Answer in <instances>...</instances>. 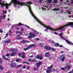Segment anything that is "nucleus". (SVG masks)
Returning a JSON list of instances; mask_svg holds the SVG:
<instances>
[{
  "mask_svg": "<svg viewBox=\"0 0 73 73\" xmlns=\"http://www.w3.org/2000/svg\"><path fill=\"white\" fill-rule=\"evenodd\" d=\"M28 60L29 62H32V60L31 59H28Z\"/></svg>",
  "mask_w": 73,
  "mask_h": 73,
  "instance_id": "nucleus-43",
  "label": "nucleus"
},
{
  "mask_svg": "<svg viewBox=\"0 0 73 73\" xmlns=\"http://www.w3.org/2000/svg\"><path fill=\"white\" fill-rule=\"evenodd\" d=\"M30 48H32V47L33 48H36L37 47V45L36 44H31L29 45Z\"/></svg>",
  "mask_w": 73,
  "mask_h": 73,
  "instance_id": "nucleus-7",
  "label": "nucleus"
},
{
  "mask_svg": "<svg viewBox=\"0 0 73 73\" xmlns=\"http://www.w3.org/2000/svg\"><path fill=\"white\" fill-rule=\"evenodd\" d=\"M8 33H7L6 34V37H8Z\"/></svg>",
  "mask_w": 73,
  "mask_h": 73,
  "instance_id": "nucleus-49",
  "label": "nucleus"
},
{
  "mask_svg": "<svg viewBox=\"0 0 73 73\" xmlns=\"http://www.w3.org/2000/svg\"><path fill=\"white\" fill-rule=\"evenodd\" d=\"M3 63V61H2V59L1 57H0V64H1Z\"/></svg>",
  "mask_w": 73,
  "mask_h": 73,
  "instance_id": "nucleus-27",
  "label": "nucleus"
},
{
  "mask_svg": "<svg viewBox=\"0 0 73 73\" xmlns=\"http://www.w3.org/2000/svg\"><path fill=\"white\" fill-rule=\"evenodd\" d=\"M6 56H7V57H9V56H10V54L9 53H8L6 54Z\"/></svg>",
  "mask_w": 73,
  "mask_h": 73,
  "instance_id": "nucleus-29",
  "label": "nucleus"
},
{
  "mask_svg": "<svg viewBox=\"0 0 73 73\" xmlns=\"http://www.w3.org/2000/svg\"><path fill=\"white\" fill-rule=\"evenodd\" d=\"M6 16V15H3V19H5Z\"/></svg>",
  "mask_w": 73,
  "mask_h": 73,
  "instance_id": "nucleus-53",
  "label": "nucleus"
},
{
  "mask_svg": "<svg viewBox=\"0 0 73 73\" xmlns=\"http://www.w3.org/2000/svg\"><path fill=\"white\" fill-rule=\"evenodd\" d=\"M11 42V40L9 39H8V40H6V41H5L4 42L5 43H10V42Z\"/></svg>",
  "mask_w": 73,
  "mask_h": 73,
  "instance_id": "nucleus-12",
  "label": "nucleus"
},
{
  "mask_svg": "<svg viewBox=\"0 0 73 73\" xmlns=\"http://www.w3.org/2000/svg\"><path fill=\"white\" fill-rule=\"evenodd\" d=\"M22 58H23V59H24V58H25V56L24 55H23V56H22L21 57Z\"/></svg>",
  "mask_w": 73,
  "mask_h": 73,
  "instance_id": "nucleus-48",
  "label": "nucleus"
},
{
  "mask_svg": "<svg viewBox=\"0 0 73 73\" xmlns=\"http://www.w3.org/2000/svg\"><path fill=\"white\" fill-rule=\"evenodd\" d=\"M10 52H17V49H16V48H11L9 49Z\"/></svg>",
  "mask_w": 73,
  "mask_h": 73,
  "instance_id": "nucleus-6",
  "label": "nucleus"
},
{
  "mask_svg": "<svg viewBox=\"0 0 73 73\" xmlns=\"http://www.w3.org/2000/svg\"><path fill=\"white\" fill-rule=\"evenodd\" d=\"M0 32H1V33H3V31L0 30Z\"/></svg>",
  "mask_w": 73,
  "mask_h": 73,
  "instance_id": "nucleus-54",
  "label": "nucleus"
},
{
  "mask_svg": "<svg viewBox=\"0 0 73 73\" xmlns=\"http://www.w3.org/2000/svg\"><path fill=\"white\" fill-rule=\"evenodd\" d=\"M1 20H2V18H0V23H1Z\"/></svg>",
  "mask_w": 73,
  "mask_h": 73,
  "instance_id": "nucleus-59",
  "label": "nucleus"
},
{
  "mask_svg": "<svg viewBox=\"0 0 73 73\" xmlns=\"http://www.w3.org/2000/svg\"><path fill=\"white\" fill-rule=\"evenodd\" d=\"M59 43H56L54 44V46L56 47H59Z\"/></svg>",
  "mask_w": 73,
  "mask_h": 73,
  "instance_id": "nucleus-14",
  "label": "nucleus"
},
{
  "mask_svg": "<svg viewBox=\"0 0 73 73\" xmlns=\"http://www.w3.org/2000/svg\"><path fill=\"white\" fill-rule=\"evenodd\" d=\"M59 36H60L62 38H64V40H65L66 41V42L67 44H68L69 45H73V43L70 42L69 41V40H66L65 39V38L63 37V36L62 35H61V34H59Z\"/></svg>",
  "mask_w": 73,
  "mask_h": 73,
  "instance_id": "nucleus-2",
  "label": "nucleus"
},
{
  "mask_svg": "<svg viewBox=\"0 0 73 73\" xmlns=\"http://www.w3.org/2000/svg\"><path fill=\"white\" fill-rule=\"evenodd\" d=\"M66 68H68V70H69L70 69L71 66H70L69 65H67L66 66Z\"/></svg>",
  "mask_w": 73,
  "mask_h": 73,
  "instance_id": "nucleus-16",
  "label": "nucleus"
},
{
  "mask_svg": "<svg viewBox=\"0 0 73 73\" xmlns=\"http://www.w3.org/2000/svg\"><path fill=\"white\" fill-rule=\"evenodd\" d=\"M54 11H60V9H59L54 8Z\"/></svg>",
  "mask_w": 73,
  "mask_h": 73,
  "instance_id": "nucleus-31",
  "label": "nucleus"
},
{
  "mask_svg": "<svg viewBox=\"0 0 73 73\" xmlns=\"http://www.w3.org/2000/svg\"><path fill=\"white\" fill-rule=\"evenodd\" d=\"M22 72V70H20L19 71V73H21Z\"/></svg>",
  "mask_w": 73,
  "mask_h": 73,
  "instance_id": "nucleus-55",
  "label": "nucleus"
},
{
  "mask_svg": "<svg viewBox=\"0 0 73 73\" xmlns=\"http://www.w3.org/2000/svg\"><path fill=\"white\" fill-rule=\"evenodd\" d=\"M41 65H42V62L41 61L39 62L38 63H36V65L39 68H40V66Z\"/></svg>",
  "mask_w": 73,
  "mask_h": 73,
  "instance_id": "nucleus-10",
  "label": "nucleus"
},
{
  "mask_svg": "<svg viewBox=\"0 0 73 73\" xmlns=\"http://www.w3.org/2000/svg\"><path fill=\"white\" fill-rule=\"evenodd\" d=\"M9 33H10V34L11 35L12 34V30H10L9 31Z\"/></svg>",
  "mask_w": 73,
  "mask_h": 73,
  "instance_id": "nucleus-33",
  "label": "nucleus"
},
{
  "mask_svg": "<svg viewBox=\"0 0 73 73\" xmlns=\"http://www.w3.org/2000/svg\"><path fill=\"white\" fill-rule=\"evenodd\" d=\"M64 0H60V2H62V3H63V1Z\"/></svg>",
  "mask_w": 73,
  "mask_h": 73,
  "instance_id": "nucleus-60",
  "label": "nucleus"
},
{
  "mask_svg": "<svg viewBox=\"0 0 73 73\" xmlns=\"http://www.w3.org/2000/svg\"><path fill=\"white\" fill-rule=\"evenodd\" d=\"M3 60H5V56L4 55H3Z\"/></svg>",
  "mask_w": 73,
  "mask_h": 73,
  "instance_id": "nucleus-40",
  "label": "nucleus"
},
{
  "mask_svg": "<svg viewBox=\"0 0 73 73\" xmlns=\"http://www.w3.org/2000/svg\"><path fill=\"white\" fill-rule=\"evenodd\" d=\"M32 36H28V38H32Z\"/></svg>",
  "mask_w": 73,
  "mask_h": 73,
  "instance_id": "nucleus-41",
  "label": "nucleus"
},
{
  "mask_svg": "<svg viewBox=\"0 0 73 73\" xmlns=\"http://www.w3.org/2000/svg\"><path fill=\"white\" fill-rule=\"evenodd\" d=\"M25 25V27H27V28H28L29 29L30 28V27H29L27 25Z\"/></svg>",
  "mask_w": 73,
  "mask_h": 73,
  "instance_id": "nucleus-47",
  "label": "nucleus"
},
{
  "mask_svg": "<svg viewBox=\"0 0 73 73\" xmlns=\"http://www.w3.org/2000/svg\"><path fill=\"white\" fill-rule=\"evenodd\" d=\"M47 3H52V0H47Z\"/></svg>",
  "mask_w": 73,
  "mask_h": 73,
  "instance_id": "nucleus-28",
  "label": "nucleus"
},
{
  "mask_svg": "<svg viewBox=\"0 0 73 73\" xmlns=\"http://www.w3.org/2000/svg\"><path fill=\"white\" fill-rule=\"evenodd\" d=\"M23 69H25L26 68V67H25V66H24L23 67Z\"/></svg>",
  "mask_w": 73,
  "mask_h": 73,
  "instance_id": "nucleus-58",
  "label": "nucleus"
},
{
  "mask_svg": "<svg viewBox=\"0 0 73 73\" xmlns=\"http://www.w3.org/2000/svg\"><path fill=\"white\" fill-rule=\"evenodd\" d=\"M61 69L62 70H64V68L62 67L61 68Z\"/></svg>",
  "mask_w": 73,
  "mask_h": 73,
  "instance_id": "nucleus-57",
  "label": "nucleus"
},
{
  "mask_svg": "<svg viewBox=\"0 0 73 73\" xmlns=\"http://www.w3.org/2000/svg\"><path fill=\"white\" fill-rule=\"evenodd\" d=\"M44 48L45 49H46L47 50H49L51 49V47L50 46H45L44 47Z\"/></svg>",
  "mask_w": 73,
  "mask_h": 73,
  "instance_id": "nucleus-8",
  "label": "nucleus"
},
{
  "mask_svg": "<svg viewBox=\"0 0 73 73\" xmlns=\"http://www.w3.org/2000/svg\"><path fill=\"white\" fill-rule=\"evenodd\" d=\"M51 50L53 51H56V50L54 49L53 48H51Z\"/></svg>",
  "mask_w": 73,
  "mask_h": 73,
  "instance_id": "nucleus-39",
  "label": "nucleus"
},
{
  "mask_svg": "<svg viewBox=\"0 0 73 73\" xmlns=\"http://www.w3.org/2000/svg\"><path fill=\"white\" fill-rule=\"evenodd\" d=\"M53 70L54 72H58L56 69H53Z\"/></svg>",
  "mask_w": 73,
  "mask_h": 73,
  "instance_id": "nucleus-38",
  "label": "nucleus"
},
{
  "mask_svg": "<svg viewBox=\"0 0 73 73\" xmlns=\"http://www.w3.org/2000/svg\"><path fill=\"white\" fill-rule=\"evenodd\" d=\"M57 2H58V1H57V0H54V1L53 2V4H54V3L55 4H57Z\"/></svg>",
  "mask_w": 73,
  "mask_h": 73,
  "instance_id": "nucleus-22",
  "label": "nucleus"
},
{
  "mask_svg": "<svg viewBox=\"0 0 73 73\" xmlns=\"http://www.w3.org/2000/svg\"><path fill=\"white\" fill-rule=\"evenodd\" d=\"M21 31H22V32H23V31H24V29L23 28H21Z\"/></svg>",
  "mask_w": 73,
  "mask_h": 73,
  "instance_id": "nucleus-52",
  "label": "nucleus"
},
{
  "mask_svg": "<svg viewBox=\"0 0 73 73\" xmlns=\"http://www.w3.org/2000/svg\"><path fill=\"white\" fill-rule=\"evenodd\" d=\"M17 53V52H11V54H12L11 55V56H15V54Z\"/></svg>",
  "mask_w": 73,
  "mask_h": 73,
  "instance_id": "nucleus-15",
  "label": "nucleus"
},
{
  "mask_svg": "<svg viewBox=\"0 0 73 73\" xmlns=\"http://www.w3.org/2000/svg\"><path fill=\"white\" fill-rule=\"evenodd\" d=\"M27 70H29V66H27Z\"/></svg>",
  "mask_w": 73,
  "mask_h": 73,
  "instance_id": "nucleus-51",
  "label": "nucleus"
},
{
  "mask_svg": "<svg viewBox=\"0 0 73 73\" xmlns=\"http://www.w3.org/2000/svg\"><path fill=\"white\" fill-rule=\"evenodd\" d=\"M52 58V57H51L49 58V60H50V61H51V59Z\"/></svg>",
  "mask_w": 73,
  "mask_h": 73,
  "instance_id": "nucleus-63",
  "label": "nucleus"
},
{
  "mask_svg": "<svg viewBox=\"0 0 73 73\" xmlns=\"http://www.w3.org/2000/svg\"><path fill=\"white\" fill-rule=\"evenodd\" d=\"M59 47H60V48H62V45H60V44H59Z\"/></svg>",
  "mask_w": 73,
  "mask_h": 73,
  "instance_id": "nucleus-50",
  "label": "nucleus"
},
{
  "mask_svg": "<svg viewBox=\"0 0 73 73\" xmlns=\"http://www.w3.org/2000/svg\"><path fill=\"white\" fill-rule=\"evenodd\" d=\"M2 6H1V8H3L4 6H5L6 8L7 9H8V7L9 6V5L7 3H1Z\"/></svg>",
  "mask_w": 73,
  "mask_h": 73,
  "instance_id": "nucleus-5",
  "label": "nucleus"
},
{
  "mask_svg": "<svg viewBox=\"0 0 73 73\" xmlns=\"http://www.w3.org/2000/svg\"><path fill=\"white\" fill-rule=\"evenodd\" d=\"M51 43L52 44H55V42L53 41V40L51 41Z\"/></svg>",
  "mask_w": 73,
  "mask_h": 73,
  "instance_id": "nucleus-36",
  "label": "nucleus"
},
{
  "mask_svg": "<svg viewBox=\"0 0 73 73\" xmlns=\"http://www.w3.org/2000/svg\"><path fill=\"white\" fill-rule=\"evenodd\" d=\"M31 62H37V61L36 60V59H33V60H32Z\"/></svg>",
  "mask_w": 73,
  "mask_h": 73,
  "instance_id": "nucleus-20",
  "label": "nucleus"
},
{
  "mask_svg": "<svg viewBox=\"0 0 73 73\" xmlns=\"http://www.w3.org/2000/svg\"><path fill=\"white\" fill-rule=\"evenodd\" d=\"M29 35H30V36H31L33 38V37H35V35L34 34L32 33H29Z\"/></svg>",
  "mask_w": 73,
  "mask_h": 73,
  "instance_id": "nucleus-13",
  "label": "nucleus"
},
{
  "mask_svg": "<svg viewBox=\"0 0 73 73\" xmlns=\"http://www.w3.org/2000/svg\"><path fill=\"white\" fill-rule=\"evenodd\" d=\"M42 43H39V45H40V46H41V45H42Z\"/></svg>",
  "mask_w": 73,
  "mask_h": 73,
  "instance_id": "nucleus-56",
  "label": "nucleus"
},
{
  "mask_svg": "<svg viewBox=\"0 0 73 73\" xmlns=\"http://www.w3.org/2000/svg\"><path fill=\"white\" fill-rule=\"evenodd\" d=\"M64 55L63 54H62L59 57L60 60H61V61H64V59H65V58L64 57Z\"/></svg>",
  "mask_w": 73,
  "mask_h": 73,
  "instance_id": "nucleus-9",
  "label": "nucleus"
},
{
  "mask_svg": "<svg viewBox=\"0 0 73 73\" xmlns=\"http://www.w3.org/2000/svg\"><path fill=\"white\" fill-rule=\"evenodd\" d=\"M70 11H67V13H68V14H69V15H71V13H70Z\"/></svg>",
  "mask_w": 73,
  "mask_h": 73,
  "instance_id": "nucleus-32",
  "label": "nucleus"
},
{
  "mask_svg": "<svg viewBox=\"0 0 73 73\" xmlns=\"http://www.w3.org/2000/svg\"><path fill=\"white\" fill-rule=\"evenodd\" d=\"M11 1L12 2H10V5H11L12 4V3H13L14 4V5L15 8H16V7H17V6H16L17 4H18V5H21V6H23V5L27 6V7H28L30 12V13L32 16H33L34 19H35V20H36V21L39 23V20H38V19L37 18V17L35 16V15H34L32 11V9H31V6H30L28 5L27 4H26L22 2H19V1H17V0H11Z\"/></svg>",
  "mask_w": 73,
  "mask_h": 73,
  "instance_id": "nucleus-1",
  "label": "nucleus"
},
{
  "mask_svg": "<svg viewBox=\"0 0 73 73\" xmlns=\"http://www.w3.org/2000/svg\"><path fill=\"white\" fill-rule=\"evenodd\" d=\"M34 32L35 34H36L37 35H38L39 34V33H38V32H37L36 31H34Z\"/></svg>",
  "mask_w": 73,
  "mask_h": 73,
  "instance_id": "nucleus-23",
  "label": "nucleus"
},
{
  "mask_svg": "<svg viewBox=\"0 0 73 73\" xmlns=\"http://www.w3.org/2000/svg\"><path fill=\"white\" fill-rule=\"evenodd\" d=\"M30 48V47H29H29H27V48H24L23 49V50L25 51L26 50H28V49H29Z\"/></svg>",
  "mask_w": 73,
  "mask_h": 73,
  "instance_id": "nucleus-18",
  "label": "nucleus"
},
{
  "mask_svg": "<svg viewBox=\"0 0 73 73\" xmlns=\"http://www.w3.org/2000/svg\"><path fill=\"white\" fill-rule=\"evenodd\" d=\"M42 0H40L39 1V3H42Z\"/></svg>",
  "mask_w": 73,
  "mask_h": 73,
  "instance_id": "nucleus-46",
  "label": "nucleus"
},
{
  "mask_svg": "<svg viewBox=\"0 0 73 73\" xmlns=\"http://www.w3.org/2000/svg\"><path fill=\"white\" fill-rule=\"evenodd\" d=\"M18 25H19V26H21V25H24L22 24L21 23H19Z\"/></svg>",
  "mask_w": 73,
  "mask_h": 73,
  "instance_id": "nucleus-30",
  "label": "nucleus"
},
{
  "mask_svg": "<svg viewBox=\"0 0 73 73\" xmlns=\"http://www.w3.org/2000/svg\"><path fill=\"white\" fill-rule=\"evenodd\" d=\"M21 60V59L19 58V59H16L15 61L17 62H19V61H20V60Z\"/></svg>",
  "mask_w": 73,
  "mask_h": 73,
  "instance_id": "nucleus-21",
  "label": "nucleus"
},
{
  "mask_svg": "<svg viewBox=\"0 0 73 73\" xmlns=\"http://www.w3.org/2000/svg\"><path fill=\"white\" fill-rule=\"evenodd\" d=\"M15 29H16V30H19V29H20L18 27H15Z\"/></svg>",
  "mask_w": 73,
  "mask_h": 73,
  "instance_id": "nucleus-42",
  "label": "nucleus"
},
{
  "mask_svg": "<svg viewBox=\"0 0 73 73\" xmlns=\"http://www.w3.org/2000/svg\"><path fill=\"white\" fill-rule=\"evenodd\" d=\"M45 56L46 57H50V54H49V52H46L45 54Z\"/></svg>",
  "mask_w": 73,
  "mask_h": 73,
  "instance_id": "nucleus-11",
  "label": "nucleus"
},
{
  "mask_svg": "<svg viewBox=\"0 0 73 73\" xmlns=\"http://www.w3.org/2000/svg\"><path fill=\"white\" fill-rule=\"evenodd\" d=\"M19 33L20 34V35H22L23 34V33L19 31Z\"/></svg>",
  "mask_w": 73,
  "mask_h": 73,
  "instance_id": "nucleus-44",
  "label": "nucleus"
},
{
  "mask_svg": "<svg viewBox=\"0 0 73 73\" xmlns=\"http://www.w3.org/2000/svg\"><path fill=\"white\" fill-rule=\"evenodd\" d=\"M4 13H5V14H6V13H7V11H5Z\"/></svg>",
  "mask_w": 73,
  "mask_h": 73,
  "instance_id": "nucleus-62",
  "label": "nucleus"
},
{
  "mask_svg": "<svg viewBox=\"0 0 73 73\" xmlns=\"http://www.w3.org/2000/svg\"><path fill=\"white\" fill-rule=\"evenodd\" d=\"M40 40V39L38 38H36V41H39Z\"/></svg>",
  "mask_w": 73,
  "mask_h": 73,
  "instance_id": "nucleus-61",
  "label": "nucleus"
},
{
  "mask_svg": "<svg viewBox=\"0 0 73 73\" xmlns=\"http://www.w3.org/2000/svg\"><path fill=\"white\" fill-rule=\"evenodd\" d=\"M37 67L36 68H35V67H34L33 68V70L34 71H37V70H38V68H39L38 67V66H37Z\"/></svg>",
  "mask_w": 73,
  "mask_h": 73,
  "instance_id": "nucleus-17",
  "label": "nucleus"
},
{
  "mask_svg": "<svg viewBox=\"0 0 73 73\" xmlns=\"http://www.w3.org/2000/svg\"><path fill=\"white\" fill-rule=\"evenodd\" d=\"M16 40H22V37H20L17 38Z\"/></svg>",
  "mask_w": 73,
  "mask_h": 73,
  "instance_id": "nucleus-25",
  "label": "nucleus"
},
{
  "mask_svg": "<svg viewBox=\"0 0 73 73\" xmlns=\"http://www.w3.org/2000/svg\"><path fill=\"white\" fill-rule=\"evenodd\" d=\"M22 41L23 42V43H25V42H26V41L24 40H23Z\"/></svg>",
  "mask_w": 73,
  "mask_h": 73,
  "instance_id": "nucleus-37",
  "label": "nucleus"
},
{
  "mask_svg": "<svg viewBox=\"0 0 73 73\" xmlns=\"http://www.w3.org/2000/svg\"><path fill=\"white\" fill-rule=\"evenodd\" d=\"M54 34H55V35H58V33H57L56 32H54Z\"/></svg>",
  "mask_w": 73,
  "mask_h": 73,
  "instance_id": "nucleus-45",
  "label": "nucleus"
},
{
  "mask_svg": "<svg viewBox=\"0 0 73 73\" xmlns=\"http://www.w3.org/2000/svg\"><path fill=\"white\" fill-rule=\"evenodd\" d=\"M18 55L19 57H21L22 56V54H21V53H20L18 54Z\"/></svg>",
  "mask_w": 73,
  "mask_h": 73,
  "instance_id": "nucleus-34",
  "label": "nucleus"
},
{
  "mask_svg": "<svg viewBox=\"0 0 73 73\" xmlns=\"http://www.w3.org/2000/svg\"><path fill=\"white\" fill-rule=\"evenodd\" d=\"M0 70H4V68L3 67L2 65H0Z\"/></svg>",
  "mask_w": 73,
  "mask_h": 73,
  "instance_id": "nucleus-19",
  "label": "nucleus"
},
{
  "mask_svg": "<svg viewBox=\"0 0 73 73\" xmlns=\"http://www.w3.org/2000/svg\"><path fill=\"white\" fill-rule=\"evenodd\" d=\"M10 66L12 68H16V66L14 65H11Z\"/></svg>",
  "mask_w": 73,
  "mask_h": 73,
  "instance_id": "nucleus-26",
  "label": "nucleus"
},
{
  "mask_svg": "<svg viewBox=\"0 0 73 73\" xmlns=\"http://www.w3.org/2000/svg\"><path fill=\"white\" fill-rule=\"evenodd\" d=\"M53 65L52 64L50 65V67H47V70H46V72L47 73H50V72L52 70V69L53 68Z\"/></svg>",
  "mask_w": 73,
  "mask_h": 73,
  "instance_id": "nucleus-3",
  "label": "nucleus"
},
{
  "mask_svg": "<svg viewBox=\"0 0 73 73\" xmlns=\"http://www.w3.org/2000/svg\"><path fill=\"white\" fill-rule=\"evenodd\" d=\"M72 72H69L68 73H73V69L72 70Z\"/></svg>",
  "mask_w": 73,
  "mask_h": 73,
  "instance_id": "nucleus-64",
  "label": "nucleus"
},
{
  "mask_svg": "<svg viewBox=\"0 0 73 73\" xmlns=\"http://www.w3.org/2000/svg\"><path fill=\"white\" fill-rule=\"evenodd\" d=\"M26 3V4H31V3L30 2H27Z\"/></svg>",
  "mask_w": 73,
  "mask_h": 73,
  "instance_id": "nucleus-35",
  "label": "nucleus"
},
{
  "mask_svg": "<svg viewBox=\"0 0 73 73\" xmlns=\"http://www.w3.org/2000/svg\"><path fill=\"white\" fill-rule=\"evenodd\" d=\"M22 66V64H19V65L17 66V68H20Z\"/></svg>",
  "mask_w": 73,
  "mask_h": 73,
  "instance_id": "nucleus-24",
  "label": "nucleus"
},
{
  "mask_svg": "<svg viewBox=\"0 0 73 73\" xmlns=\"http://www.w3.org/2000/svg\"><path fill=\"white\" fill-rule=\"evenodd\" d=\"M35 58H37V59H39L40 60H41L43 59V57H42V54L37 55L36 56Z\"/></svg>",
  "mask_w": 73,
  "mask_h": 73,
  "instance_id": "nucleus-4",
  "label": "nucleus"
}]
</instances>
